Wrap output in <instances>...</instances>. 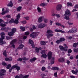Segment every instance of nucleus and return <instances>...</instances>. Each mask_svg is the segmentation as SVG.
<instances>
[{
  "mask_svg": "<svg viewBox=\"0 0 78 78\" xmlns=\"http://www.w3.org/2000/svg\"><path fill=\"white\" fill-rule=\"evenodd\" d=\"M64 19H66V20H68L70 19L69 17L67 16H65L64 17Z\"/></svg>",
  "mask_w": 78,
  "mask_h": 78,
  "instance_id": "51",
  "label": "nucleus"
},
{
  "mask_svg": "<svg viewBox=\"0 0 78 78\" xmlns=\"http://www.w3.org/2000/svg\"><path fill=\"white\" fill-rule=\"evenodd\" d=\"M46 26H47V24L45 23H41L38 25V28H44Z\"/></svg>",
  "mask_w": 78,
  "mask_h": 78,
  "instance_id": "6",
  "label": "nucleus"
},
{
  "mask_svg": "<svg viewBox=\"0 0 78 78\" xmlns=\"http://www.w3.org/2000/svg\"><path fill=\"white\" fill-rule=\"evenodd\" d=\"M20 29L22 31H24L25 30V28L22 26H21L20 27Z\"/></svg>",
  "mask_w": 78,
  "mask_h": 78,
  "instance_id": "26",
  "label": "nucleus"
},
{
  "mask_svg": "<svg viewBox=\"0 0 78 78\" xmlns=\"http://www.w3.org/2000/svg\"><path fill=\"white\" fill-rule=\"evenodd\" d=\"M55 32H57L58 33H66V32L64 31H62V30H58L55 29Z\"/></svg>",
  "mask_w": 78,
  "mask_h": 78,
  "instance_id": "12",
  "label": "nucleus"
},
{
  "mask_svg": "<svg viewBox=\"0 0 78 78\" xmlns=\"http://www.w3.org/2000/svg\"><path fill=\"white\" fill-rule=\"evenodd\" d=\"M26 59H18L17 60V61H23V62H25V61H26Z\"/></svg>",
  "mask_w": 78,
  "mask_h": 78,
  "instance_id": "22",
  "label": "nucleus"
},
{
  "mask_svg": "<svg viewBox=\"0 0 78 78\" xmlns=\"http://www.w3.org/2000/svg\"><path fill=\"white\" fill-rule=\"evenodd\" d=\"M41 45H46V43L44 41H41Z\"/></svg>",
  "mask_w": 78,
  "mask_h": 78,
  "instance_id": "29",
  "label": "nucleus"
},
{
  "mask_svg": "<svg viewBox=\"0 0 78 78\" xmlns=\"http://www.w3.org/2000/svg\"><path fill=\"white\" fill-rule=\"evenodd\" d=\"M6 39H7V40H8V39H12V37H8V36H6Z\"/></svg>",
  "mask_w": 78,
  "mask_h": 78,
  "instance_id": "52",
  "label": "nucleus"
},
{
  "mask_svg": "<svg viewBox=\"0 0 78 78\" xmlns=\"http://www.w3.org/2000/svg\"><path fill=\"white\" fill-rule=\"evenodd\" d=\"M48 59H51L52 58V52L51 51H49L47 54Z\"/></svg>",
  "mask_w": 78,
  "mask_h": 78,
  "instance_id": "9",
  "label": "nucleus"
},
{
  "mask_svg": "<svg viewBox=\"0 0 78 78\" xmlns=\"http://www.w3.org/2000/svg\"><path fill=\"white\" fill-rule=\"evenodd\" d=\"M37 10L38 12H41V9L39 8V6L37 7Z\"/></svg>",
  "mask_w": 78,
  "mask_h": 78,
  "instance_id": "42",
  "label": "nucleus"
},
{
  "mask_svg": "<svg viewBox=\"0 0 78 78\" xmlns=\"http://www.w3.org/2000/svg\"><path fill=\"white\" fill-rule=\"evenodd\" d=\"M44 19V16H41L40 17L38 20V22L39 23H41L42 22V20Z\"/></svg>",
  "mask_w": 78,
  "mask_h": 78,
  "instance_id": "13",
  "label": "nucleus"
},
{
  "mask_svg": "<svg viewBox=\"0 0 78 78\" xmlns=\"http://www.w3.org/2000/svg\"><path fill=\"white\" fill-rule=\"evenodd\" d=\"M6 17L7 18L10 19V18H11V15H7L6 16Z\"/></svg>",
  "mask_w": 78,
  "mask_h": 78,
  "instance_id": "56",
  "label": "nucleus"
},
{
  "mask_svg": "<svg viewBox=\"0 0 78 78\" xmlns=\"http://www.w3.org/2000/svg\"><path fill=\"white\" fill-rule=\"evenodd\" d=\"M35 51L37 52V53H39V48L36 47L35 48Z\"/></svg>",
  "mask_w": 78,
  "mask_h": 78,
  "instance_id": "40",
  "label": "nucleus"
},
{
  "mask_svg": "<svg viewBox=\"0 0 78 78\" xmlns=\"http://www.w3.org/2000/svg\"><path fill=\"white\" fill-rule=\"evenodd\" d=\"M16 31H17V29L16 28H13L12 29V31L13 34H14L16 33Z\"/></svg>",
  "mask_w": 78,
  "mask_h": 78,
  "instance_id": "28",
  "label": "nucleus"
},
{
  "mask_svg": "<svg viewBox=\"0 0 78 78\" xmlns=\"http://www.w3.org/2000/svg\"><path fill=\"white\" fill-rule=\"evenodd\" d=\"M53 33V32L51 30H48L47 31V33Z\"/></svg>",
  "mask_w": 78,
  "mask_h": 78,
  "instance_id": "36",
  "label": "nucleus"
},
{
  "mask_svg": "<svg viewBox=\"0 0 78 78\" xmlns=\"http://www.w3.org/2000/svg\"><path fill=\"white\" fill-rule=\"evenodd\" d=\"M14 69V66H12L11 69L9 70V72H11L12 70V69Z\"/></svg>",
  "mask_w": 78,
  "mask_h": 78,
  "instance_id": "60",
  "label": "nucleus"
},
{
  "mask_svg": "<svg viewBox=\"0 0 78 78\" xmlns=\"http://www.w3.org/2000/svg\"><path fill=\"white\" fill-rule=\"evenodd\" d=\"M40 6H43V7H44V6H46L47 5V4L46 3H41L40 5Z\"/></svg>",
  "mask_w": 78,
  "mask_h": 78,
  "instance_id": "21",
  "label": "nucleus"
},
{
  "mask_svg": "<svg viewBox=\"0 0 78 78\" xmlns=\"http://www.w3.org/2000/svg\"><path fill=\"white\" fill-rule=\"evenodd\" d=\"M29 77V75H26L25 76L23 75L22 74H20L19 76L17 75L15 77V78H28Z\"/></svg>",
  "mask_w": 78,
  "mask_h": 78,
  "instance_id": "1",
  "label": "nucleus"
},
{
  "mask_svg": "<svg viewBox=\"0 0 78 78\" xmlns=\"http://www.w3.org/2000/svg\"><path fill=\"white\" fill-rule=\"evenodd\" d=\"M36 59H30V61L31 62H34L35 61H36Z\"/></svg>",
  "mask_w": 78,
  "mask_h": 78,
  "instance_id": "57",
  "label": "nucleus"
},
{
  "mask_svg": "<svg viewBox=\"0 0 78 78\" xmlns=\"http://www.w3.org/2000/svg\"><path fill=\"white\" fill-rule=\"evenodd\" d=\"M64 45L65 47H64V48L65 50H64V51H67L68 50V49L67 48H68V46H67V44H65Z\"/></svg>",
  "mask_w": 78,
  "mask_h": 78,
  "instance_id": "18",
  "label": "nucleus"
},
{
  "mask_svg": "<svg viewBox=\"0 0 78 78\" xmlns=\"http://www.w3.org/2000/svg\"><path fill=\"white\" fill-rule=\"evenodd\" d=\"M5 61H12V59H5Z\"/></svg>",
  "mask_w": 78,
  "mask_h": 78,
  "instance_id": "54",
  "label": "nucleus"
},
{
  "mask_svg": "<svg viewBox=\"0 0 78 78\" xmlns=\"http://www.w3.org/2000/svg\"><path fill=\"white\" fill-rule=\"evenodd\" d=\"M51 69L53 70H59V68L58 67H53L51 68Z\"/></svg>",
  "mask_w": 78,
  "mask_h": 78,
  "instance_id": "19",
  "label": "nucleus"
},
{
  "mask_svg": "<svg viewBox=\"0 0 78 78\" xmlns=\"http://www.w3.org/2000/svg\"><path fill=\"white\" fill-rule=\"evenodd\" d=\"M77 46H78V42L74 43L73 45V48H76Z\"/></svg>",
  "mask_w": 78,
  "mask_h": 78,
  "instance_id": "17",
  "label": "nucleus"
},
{
  "mask_svg": "<svg viewBox=\"0 0 78 78\" xmlns=\"http://www.w3.org/2000/svg\"><path fill=\"white\" fill-rule=\"evenodd\" d=\"M17 42V40L16 39H14L12 40V42H11L12 44H15L16 42Z\"/></svg>",
  "mask_w": 78,
  "mask_h": 78,
  "instance_id": "30",
  "label": "nucleus"
},
{
  "mask_svg": "<svg viewBox=\"0 0 78 78\" xmlns=\"http://www.w3.org/2000/svg\"><path fill=\"white\" fill-rule=\"evenodd\" d=\"M72 52V51L71 49H69L68 50V53H69V54L71 53Z\"/></svg>",
  "mask_w": 78,
  "mask_h": 78,
  "instance_id": "46",
  "label": "nucleus"
},
{
  "mask_svg": "<svg viewBox=\"0 0 78 78\" xmlns=\"http://www.w3.org/2000/svg\"><path fill=\"white\" fill-rule=\"evenodd\" d=\"M24 18L27 20H30V17H29L28 16H26V17H24Z\"/></svg>",
  "mask_w": 78,
  "mask_h": 78,
  "instance_id": "55",
  "label": "nucleus"
},
{
  "mask_svg": "<svg viewBox=\"0 0 78 78\" xmlns=\"http://www.w3.org/2000/svg\"><path fill=\"white\" fill-rule=\"evenodd\" d=\"M20 18V14L19 13L16 16V19L18 20H19Z\"/></svg>",
  "mask_w": 78,
  "mask_h": 78,
  "instance_id": "34",
  "label": "nucleus"
},
{
  "mask_svg": "<svg viewBox=\"0 0 78 78\" xmlns=\"http://www.w3.org/2000/svg\"><path fill=\"white\" fill-rule=\"evenodd\" d=\"M32 28L33 30H36V27H35V26L33 25L32 27Z\"/></svg>",
  "mask_w": 78,
  "mask_h": 78,
  "instance_id": "64",
  "label": "nucleus"
},
{
  "mask_svg": "<svg viewBox=\"0 0 78 78\" xmlns=\"http://www.w3.org/2000/svg\"><path fill=\"white\" fill-rule=\"evenodd\" d=\"M14 19L13 18H12L11 20L9 21V23H14Z\"/></svg>",
  "mask_w": 78,
  "mask_h": 78,
  "instance_id": "23",
  "label": "nucleus"
},
{
  "mask_svg": "<svg viewBox=\"0 0 78 78\" xmlns=\"http://www.w3.org/2000/svg\"><path fill=\"white\" fill-rule=\"evenodd\" d=\"M47 54H44L41 55L42 58H47Z\"/></svg>",
  "mask_w": 78,
  "mask_h": 78,
  "instance_id": "32",
  "label": "nucleus"
},
{
  "mask_svg": "<svg viewBox=\"0 0 78 78\" xmlns=\"http://www.w3.org/2000/svg\"><path fill=\"white\" fill-rule=\"evenodd\" d=\"M73 50L75 53H77L78 52V48L77 49L74 48Z\"/></svg>",
  "mask_w": 78,
  "mask_h": 78,
  "instance_id": "48",
  "label": "nucleus"
},
{
  "mask_svg": "<svg viewBox=\"0 0 78 78\" xmlns=\"http://www.w3.org/2000/svg\"><path fill=\"white\" fill-rule=\"evenodd\" d=\"M59 48L61 50V51H64V47H63V46L62 45H60L59 46Z\"/></svg>",
  "mask_w": 78,
  "mask_h": 78,
  "instance_id": "20",
  "label": "nucleus"
},
{
  "mask_svg": "<svg viewBox=\"0 0 78 78\" xmlns=\"http://www.w3.org/2000/svg\"><path fill=\"white\" fill-rule=\"evenodd\" d=\"M56 16L58 18H59L61 17V15L58 14H56Z\"/></svg>",
  "mask_w": 78,
  "mask_h": 78,
  "instance_id": "59",
  "label": "nucleus"
},
{
  "mask_svg": "<svg viewBox=\"0 0 78 78\" xmlns=\"http://www.w3.org/2000/svg\"><path fill=\"white\" fill-rule=\"evenodd\" d=\"M23 47H24V45L21 44L19 46L18 48H19L20 49H22V48H23Z\"/></svg>",
  "mask_w": 78,
  "mask_h": 78,
  "instance_id": "37",
  "label": "nucleus"
},
{
  "mask_svg": "<svg viewBox=\"0 0 78 78\" xmlns=\"http://www.w3.org/2000/svg\"><path fill=\"white\" fill-rule=\"evenodd\" d=\"M65 14L67 16H71V12H70V11L69 9H67L65 12Z\"/></svg>",
  "mask_w": 78,
  "mask_h": 78,
  "instance_id": "11",
  "label": "nucleus"
},
{
  "mask_svg": "<svg viewBox=\"0 0 78 78\" xmlns=\"http://www.w3.org/2000/svg\"><path fill=\"white\" fill-rule=\"evenodd\" d=\"M38 35L37 34L35 33V32H33L30 35V37H31L32 38H35Z\"/></svg>",
  "mask_w": 78,
  "mask_h": 78,
  "instance_id": "8",
  "label": "nucleus"
},
{
  "mask_svg": "<svg viewBox=\"0 0 78 78\" xmlns=\"http://www.w3.org/2000/svg\"><path fill=\"white\" fill-rule=\"evenodd\" d=\"M3 55L5 56V57H7V52L6 50H4L3 52Z\"/></svg>",
  "mask_w": 78,
  "mask_h": 78,
  "instance_id": "25",
  "label": "nucleus"
},
{
  "mask_svg": "<svg viewBox=\"0 0 78 78\" xmlns=\"http://www.w3.org/2000/svg\"><path fill=\"white\" fill-rule=\"evenodd\" d=\"M67 5L68 6H73L72 3L71 2H67Z\"/></svg>",
  "mask_w": 78,
  "mask_h": 78,
  "instance_id": "33",
  "label": "nucleus"
},
{
  "mask_svg": "<svg viewBox=\"0 0 78 78\" xmlns=\"http://www.w3.org/2000/svg\"><path fill=\"white\" fill-rule=\"evenodd\" d=\"M6 72V70L5 69H2L0 71V78H3V77H1V76L5 75V74L4 73Z\"/></svg>",
  "mask_w": 78,
  "mask_h": 78,
  "instance_id": "4",
  "label": "nucleus"
},
{
  "mask_svg": "<svg viewBox=\"0 0 78 78\" xmlns=\"http://www.w3.org/2000/svg\"><path fill=\"white\" fill-rule=\"evenodd\" d=\"M48 20L47 18L44 19V23H47L48 22Z\"/></svg>",
  "mask_w": 78,
  "mask_h": 78,
  "instance_id": "43",
  "label": "nucleus"
},
{
  "mask_svg": "<svg viewBox=\"0 0 78 78\" xmlns=\"http://www.w3.org/2000/svg\"><path fill=\"white\" fill-rule=\"evenodd\" d=\"M55 25L57 26H61V24L59 23H56Z\"/></svg>",
  "mask_w": 78,
  "mask_h": 78,
  "instance_id": "49",
  "label": "nucleus"
},
{
  "mask_svg": "<svg viewBox=\"0 0 78 78\" xmlns=\"http://www.w3.org/2000/svg\"><path fill=\"white\" fill-rule=\"evenodd\" d=\"M0 26H1V27H6V25L3 23H0Z\"/></svg>",
  "mask_w": 78,
  "mask_h": 78,
  "instance_id": "50",
  "label": "nucleus"
},
{
  "mask_svg": "<svg viewBox=\"0 0 78 78\" xmlns=\"http://www.w3.org/2000/svg\"><path fill=\"white\" fill-rule=\"evenodd\" d=\"M2 64L3 66H5V67H6V66H7V64L6 63H5V62H2Z\"/></svg>",
  "mask_w": 78,
  "mask_h": 78,
  "instance_id": "45",
  "label": "nucleus"
},
{
  "mask_svg": "<svg viewBox=\"0 0 78 78\" xmlns=\"http://www.w3.org/2000/svg\"><path fill=\"white\" fill-rule=\"evenodd\" d=\"M29 42L31 44V46H32V48H35V46L34 44V42L31 39H29Z\"/></svg>",
  "mask_w": 78,
  "mask_h": 78,
  "instance_id": "5",
  "label": "nucleus"
},
{
  "mask_svg": "<svg viewBox=\"0 0 78 78\" xmlns=\"http://www.w3.org/2000/svg\"><path fill=\"white\" fill-rule=\"evenodd\" d=\"M50 62L51 65H52V64H55V59H51Z\"/></svg>",
  "mask_w": 78,
  "mask_h": 78,
  "instance_id": "35",
  "label": "nucleus"
},
{
  "mask_svg": "<svg viewBox=\"0 0 78 78\" xmlns=\"http://www.w3.org/2000/svg\"><path fill=\"white\" fill-rule=\"evenodd\" d=\"M2 12L1 13V14H2V15H4V14H5L6 13V12L5 11V9L2 8Z\"/></svg>",
  "mask_w": 78,
  "mask_h": 78,
  "instance_id": "24",
  "label": "nucleus"
},
{
  "mask_svg": "<svg viewBox=\"0 0 78 78\" xmlns=\"http://www.w3.org/2000/svg\"><path fill=\"white\" fill-rule=\"evenodd\" d=\"M5 29H6V27H2L1 30H2V31H3V30H5Z\"/></svg>",
  "mask_w": 78,
  "mask_h": 78,
  "instance_id": "63",
  "label": "nucleus"
},
{
  "mask_svg": "<svg viewBox=\"0 0 78 78\" xmlns=\"http://www.w3.org/2000/svg\"><path fill=\"white\" fill-rule=\"evenodd\" d=\"M58 61L59 62H64V59H58Z\"/></svg>",
  "mask_w": 78,
  "mask_h": 78,
  "instance_id": "38",
  "label": "nucleus"
},
{
  "mask_svg": "<svg viewBox=\"0 0 78 78\" xmlns=\"http://www.w3.org/2000/svg\"><path fill=\"white\" fill-rule=\"evenodd\" d=\"M8 34L9 35V36H11L14 35V33H12V32H9L8 33Z\"/></svg>",
  "mask_w": 78,
  "mask_h": 78,
  "instance_id": "27",
  "label": "nucleus"
},
{
  "mask_svg": "<svg viewBox=\"0 0 78 78\" xmlns=\"http://www.w3.org/2000/svg\"><path fill=\"white\" fill-rule=\"evenodd\" d=\"M7 6L9 7H12L13 6V3L12 1H10L9 2L7 5Z\"/></svg>",
  "mask_w": 78,
  "mask_h": 78,
  "instance_id": "14",
  "label": "nucleus"
},
{
  "mask_svg": "<svg viewBox=\"0 0 78 78\" xmlns=\"http://www.w3.org/2000/svg\"><path fill=\"white\" fill-rule=\"evenodd\" d=\"M21 23H23V24H26L27 23V21L25 20L23 21H21Z\"/></svg>",
  "mask_w": 78,
  "mask_h": 78,
  "instance_id": "44",
  "label": "nucleus"
},
{
  "mask_svg": "<svg viewBox=\"0 0 78 78\" xmlns=\"http://www.w3.org/2000/svg\"><path fill=\"white\" fill-rule=\"evenodd\" d=\"M19 20L16 19L14 21V23H16V24L19 23Z\"/></svg>",
  "mask_w": 78,
  "mask_h": 78,
  "instance_id": "39",
  "label": "nucleus"
},
{
  "mask_svg": "<svg viewBox=\"0 0 78 78\" xmlns=\"http://www.w3.org/2000/svg\"><path fill=\"white\" fill-rule=\"evenodd\" d=\"M45 69H46V68H45V67H43L42 68L41 70L42 71H44V70H45Z\"/></svg>",
  "mask_w": 78,
  "mask_h": 78,
  "instance_id": "61",
  "label": "nucleus"
},
{
  "mask_svg": "<svg viewBox=\"0 0 78 78\" xmlns=\"http://www.w3.org/2000/svg\"><path fill=\"white\" fill-rule=\"evenodd\" d=\"M61 8H62V5L58 4L56 6V10L57 11H59L61 9Z\"/></svg>",
  "mask_w": 78,
  "mask_h": 78,
  "instance_id": "10",
  "label": "nucleus"
},
{
  "mask_svg": "<svg viewBox=\"0 0 78 78\" xmlns=\"http://www.w3.org/2000/svg\"><path fill=\"white\" fill-rule=\"evenodd\" d=\"M5 13L9 12V9L6 8L5 11Z\"/></svg>",
  "mask_w": 78,
  "mask_h": 78,
  "instance_id": "53",
  "label": "nucleus"
},
{
  "mask_svg": "<svg viewBox=\"0 0 78 78\" xmlns=\"http://www.w3.org/2000/svg\"><path fill=\"white\" fill-rule=\"evenodd\" d=\"M77 31V29L75 27L73 28L72 29H70L67 32V33L69 34V33H75Z\"/></svg>",
  "mask_w": 78,
  "mask_h": 78,
  "instance_id": "2",
  "label": "nucleus"
},
{
  "mask_svg": "<svg viewBox=\"0 0 78 78\" xmlns=\"http://www.w3.org/2000/svg\"><path fill=\"white\" fill-rule=\"evenodd\" d=\"M11 67V65L10 64H8L7 65L6 69H9Z\"/></svg>",
  "mask_w": 78,
  "mask_h": 78,
  "instance_id": "41",
  "label": "nucleus"
},
{
  "mask_svg": "<svg viewBox=\"0 0 78 78\" xmlns=\"http://www.w3.org/2000/svg\"><path fill=\"white\" fill-rule=\"evenodd\" d=\"M66 39L64 38V37H61L59 40H57L55 42L57 44H59L61 42H64V41H65Z\"/></svg>",
  "mask_w": 78,
  "mask_h": 78,
  "instance_id": "3",
  "label": "nucleus"
},
{
  "mask_svg": "<svg viewBox=\"0 0 78 78\" xmlns=\"http://www.w3.org/2000/svg\"><path fill=\"white\" fill-rule=\"evenodd\" d=\"M21 9H22V7L21 6H19L17 8H16L17 11L19 12H20Z\"/></svg>",
  "mask_w": 78,
  "mask_h": 78,
  "instance_id": "31",
  "label": "nucleus"
},
{
  "mask_svg": "<svg viewBox=\"0 0 78 78\" xmlns=\"http://www.w3.org/2000/svg\"><path fill=\"white\" fill-rule=\"evenodd\" d=\"M0 35H1V36H4V35H5V33H4V32H2L0 34Z\"/></svg>",
  "mask_w": 78,
  "mask_h": 78,
  "instance_id": "58",
  "label": "nucleus"
},
{
  "mask_svg": "<svg viewBox=\"0 0 78 78\" xmlns=\"http://www.w3.org/2000/svg\"><path fill=\"white\" fill-rule=\"evenodd\" d=\"M24 34L26 35V36H28V35L30 34V33L28 31L24 33Z\"/></svg>",
  "mask_w": 78,
  "mask_h": 78,
  "instance_id": "47",
  "label": "nucleus"
},
{
  "mask_svg": "<svg viewBox=\"0 0 78 78\" xmlns=\"http://www.w3.org/2000/svg\"><path fill=\"white\" fill-rule=\"evenodd\" d=\"M47 39H50V37H53V34L52 33H49L47 34Z\"/></svg>",
  "mask_w": 78,
  "mask_h": 78,
  "instance_id": "16",
  "label": "nucleus"
},
{
  "mask_svg": "<svg viewBox=\"0 0 78 78\" xmlns=\"http://www.w3.org/2000/svg\"><path fill=\"white\" fill-rule=\"evenodd\" d=\"M5 39V37L3 36H1V37L0 38V45H2L4 44H5L6 42L3 41V40Z\"/></svg>",
  "mask_w": 78,
  "mask_h": 78,
  "instance_id": "7",
  "label": "nucleus"
},
{
  "mask_svg": "<svg viewBox=\"0 0 78 78\" xmlns=\"http://www.w3.org/2000/svg\"><path fill=\"white\" fill-rule=\"evenodd\" d=\"M14 69L15 68L17 70V71L20 70V67L17 66V65H15L13 66Z\"/></svg>",
  "mask_w": 78,
  "mask_h": 78,
  "instance_id": "15",
  "label": "nucleus"
},
{
  "mask_svg": "<svg viewBox=\"0 0 78 78\" xmlns=\"http://www.w3.org/2000/svg\"><path fill=\"white\" fill-rule=\"evenodd\" d=\"M74 8H75V9L78 8V4L75 5L74 6Z\"/></svg>",
  "mask_w": 78,
  "mask_h": 78,
  "instance_id": "62",
  "label": "nucleus"
}]
</instances>
